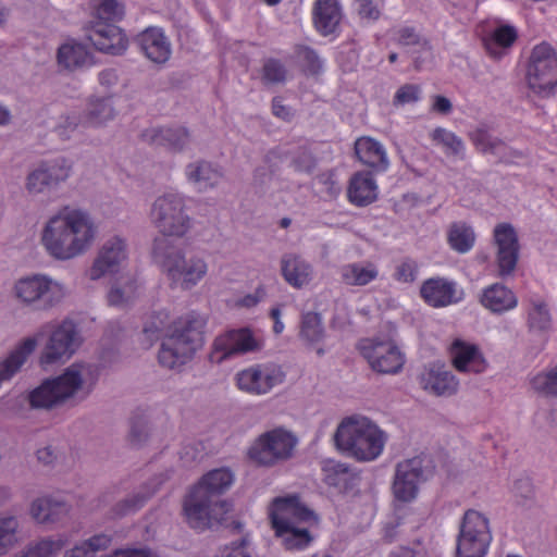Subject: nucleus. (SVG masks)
<instances>
[{"label": "nucleus", "mask_w": 557, "mask_h": 557, "mask_svg": "<svg viewBox=\"0 0 557 557\" xmlns=\"http://www.w3.org/2000/svg\"><path fill=\"white\" fill-rule=\"evenodd\" d=\"M151 218L161 236L152 245L154 262L169 276L201 278L207 274L208 265L198 256L185 258L170 237H183L191 227V218L187 213L185 198L176 193L159 196L152 203Z\"/></svg>", "instance_id": "nucleus-1"}, {"label": "nucleus", "mask_w": 557, "mask_h": 557, "mask_svg": "<svg viewBox=\"0 0 557 557\" xmlns=\"http://www.w3.org/2000/svg\"><path fill=\"white\" fill-rule=\"evenodd\" d=\"M205 319L196 313L175 318L170 311L151 313L144 324L143 345L149 348L163 334L158 359L162 367L178 370L203 344Z\"/></svg>", "instance_id": "nucleus-2"}, {"label": "nucleus", "mask_w": 557, "mask_h": 557, "mask_svg": "<svg viewBox=\"0 0 557 557\" xmlns=\"http://www.w3.org/2000/svg\"><path fill=\"white\" fill-rule=\"evenodd\" d=\"M96 235L97 227L86 210L65 206L48 220L41 242L50 256L64 261L85 253Z\"/></svg>", "instance_id": "nucleus-3"}, {"label": "nucleus", "mask_w": 557, "mask_h": 557, "mask_svg": "<svg viewBox=\"0 0 557 557\" xmlns=\"http://www.w3.org/2000/svg\"><path fill=\"white\" fill-rule=\"evenodd\" d=\"M271 529L281 545L289 552L307 549L319 524L318 516L296 494L274 497L268 505Z\"/></svg>", "instance_id": "nucleus-4"}, {"label": "nucleus", "mask_w": 557, "mask_h": 557, "mask_svg": "<svg viewBox=\"0 0 557 557\" xmlns=\"http://www.w3.org/2000/svg\"><path fill=\"white\" fill-rule=\"evenodd\" d=\"M98 370L89 362H74L59 375L45 380L34 388L28 400L33 408L51 409L67 403H82L92 393Z\"/></svg>", "instance_id": "nucleus-5"}, {"label": "nucleus", "mask_w": 557, "mask_h": 557, "mask_svg": "<svg viewBox=\"0 0 557 557\" xmlns=\"http://www.w3.org/2000/svg\"><path fill=\"white\" fill-rule=\"evenodd\" d=\"M333 438L342 454L369 462L383 454L388 435L371 419L354 414L339 422Z\"/></svg>", "instance_id": "nucleus-6"}, {"label": "nucleus", "mask_w": 557, "mask_h": 557, "mask_svg": "<svg viewBox=\"0 0 557 557\" xmlns=\"http://www.w3.org/2000/svg\"><path fill=\"white\" fill-rule=\"evenodd\" d=\"M297 434L285 426H275L258 435L247 449L248 459L260 467L271 468L292 459L297 450Z\"/></svg>", "instance_id": "nucleus-7"}, {"label": "nucleus", "mask_w": 557, "mask_h": 557, "mask_svg": "<svg viewBox=\"0 0 557 557\" xmlns=\"http://www.w3.org/2000/svg\"><path fill=\"white\" fill-rule=\"evenodd\" d=\"M38 335L46 337L39 362L44 367L64 363L79 349L83 338L71 319L45 325Z\"/></svg>", "instance_id": "nucleus-8"}, {"label": "nucleus", "mask_w": 557, "mask_h": 557, "mask_svg": "<svg viewBox=\"0 0 557 557\" xmlns=\"http://www.w3.org/2000/svg\"><path fill=\"white\" fill-rule=\"evenodd\" d=\"M528 87L537 96L548 98L557 88V52L547 42L536 45L527 69Z\"/></svg>", "instance_id": "nucleus-9"}, {"label": "nucleus", "mask_w": 557, "mask_h": 557, "mask_svg": "<svg viewBox=\"0 0 557 557\" xmlns=\"http://www.w3.org/2000/svg\"><path fill=\"white\" fill-rule=\"evenodd\" d=\"M491 542L488 519L480 511L467 510L457 536V557H484Z\"/></svg>", "instance_id": "nucleus-10"}, {"label": "nucleus", "mask_w": 557, "mask_h": 557, "mask_svg": "<svg viewBox=\"0 0 557 557\" xmlns=\"http://www.w3.org/2000/svg\"><path fill=\"white\" fill-rule=\"evenodd\" d=\"M361 356L369 367L381 374H397L406 362V356L391 338H363L358 344Z\"/></svg>", "instance_id": "nucleus-11"}, {"label": "nucleus", "mask_w": 557, "mask_h": 557, "mask_svg": "<svg viewBox=\"0 0 557 557\" xmlns=\"http://www.w3.org/2000/svg\"><path fill=\"white\" fill-rule=\"evenodd\" d=\"M285 379L286 373L281 364L263 362L251 364L238 371L234 376V382L235 386L243 393L263 396L283 384Z\"/></svg>", "instance_id": "nucleus-12"}, {"label": "nucleus", "mask_w": 557, "mask_h": 557, "mask_svg": "<svg viewBox=\"0 0 557 557\" xmlns=\"http://www.w3.org/2000/svg\"><path fill=\"white\" fill-rule=\"evenodd\" d=\"M227 510V504L222 499L209 496L189 488L183 500V516L186 523L197 531L209 529L222 519Z\"/></svg>", "instance_id": "nucleus-13"}, {"label": "nucleus", "mask_w": 557, "mask_h": 557, "mask_svg": "<svg viewBox=\"0 0 557 557\" xmlns=\"http://www.w3.org/2000/svg\"><path fill=\"white\" fill-rule=\"evenodd\" d=\"M431 474L426 459L420 456L397 463L393 482L395 498L403 503L414 500L420 485L429 480Z\"/></svg>", "instance_id": "nucleus-14"}, {"label": "nucleus", "mask_w": 557, "mask_h": 557, "mask_svg": "<svg viewBox=\"0 0 557 557\" xmlns=\"http://www.w3.org/2000/svg\"><path fill=\"white\" fill-rule=\"evenodd\" d=\"M72 171L73 162L65 157L42 160L27 174L25 188L30 195L50 191L66 182Z\"/></svg>", "instance_id": "nucleus-15"}, {"label": "nucleus", "mask_w": 557, "mask_h": 557, "mask_svg": "<svg viewBox=\"0 0 557 557\" xmlns=\"http://www.w3.org/2000/svg\"><path fill=\"white\" fill-rule=\"evenodd\" d=\"M262 347V338L257 336L250 329L232 330L214 339L211 360L222 362L233 356L258 351Z\"/></svg>", "instance_id": "nucleus-16"}, {"label": "nucleus", "mask_w": 557, "mask_h": 557, "mask_svg": "<svg viewBox=\"0 0 557 557\" xmlns=\"http://www.w3.org/2000/svg\"><path fill=\"white\" fill-rule=\"evenodd\" d=\"M127 244L120 236L107 239L99 248L90 269V278L116 275L127 262Z\"/></svg>", "instance_id": "nucleus-17"}, {"label": "nucleus", "mask_w": 557, "mask_h": 557, "mask_svg": "<svg viewBox=\"0 0 557 557\" xmlns=\"http://www.w3.org/2000/svg\"><path fill=\"white\" fill-rule=\"evenodd\" d=\"M14 289L17 298L38 309L52 307L65 296L60 281H16Z\"/></svg>", "instance_id": "nucleus-18"}, {"label": "nucleus", "mask_w": 557, "mask_h": 557, "mask_svg": "<svg viewBox=\"0 0 557 557\" xmlns=\"http://www.w3.org/2000/svg\"><path fill=\"white\" fill-rule=\"evenodd\" d=\"M493 242L497 248L496 263L500 276L513 273L520 255L518 234L510 223H499L494 227Z\"/></svg>", "instance_id": "nucleus-19"}, {"label": "nucleus", "mask_w": 557, "mask_h": 557, "mask_svg": "<svg viewBox=\"0 0 557 557\" xmlns=\"http://www.w3.org/2000/svg\"><path fill=\"white\" fill-rule=\"evenodd\" d=\"M86 38L98 51L112 55L122 54L128 45L122 28L103 21H91L86 28Z\"/></svg>", "instance_id": "nucleus-20"}, {"label": "nucleus", "mask_w": 557, "mask_h": 557, "mask_svg": "<svg viewBox=\"0 0 557 557\" xmlns=\"http://www.w3.org/2000/svg\"><path fill=\"white\" fill-rule=\"evenodd\" d=\"M140 138L150 146L180 153L188 147L191 135L186 126L173 124L148 127L141 132Z\"/></svg>", "instance_id": "nucleus-21"}, {"label": "nucleus", "mask_w": 557, "mask_h": 557, "mask_svg": "<svg viewBox=\"0 0 557 557\" xmlns=\"http://www.w3.org/2000/svg\"><path fill=\"white\" fill-rule=\"evenodd\" d=\"M420 384L425 392L440 397H450L459 388V380L441 362L424 367L420 374Z\"/></svg>", "instance_id": "nucleus-22"}, {"label": "nucleus", "mask_w": 557, "mask_h": 557, "mask_svg": "<svg viewBox=\"0 0 557 557\" xmlns=\"http://www.w3.org/2000/svg\"><path fill=\"white\" fill-rule=\"evenodd\" d=\"M140 52L154 64H165L172 54L171 42L159 27H147L134 38Z\"/></svg>", "instance_id": "nucleus-23"}, {"label": "nucleus", "mask_w": 557, "mask_h": 557, "mask_svg": "<svg viewBox=\"0 0 557 557\" xmlns=\"http://www.w3.org/2000/svg\"><path fill=\"white\" fill-rule=\"evenodd\" d=\"M454 367L460 372L482 373L487 368V361L481 349L473 343L455 339L449 348Z\"/></svg>", "instance_id": "nucleus-24"}, {"label": "nucleus", "mask_w": 557, "mask_h": 557, "mask_svg": "<svg viewBox=\"0 0 557 557\" xmlns=\"http://www.w3.org/2000/svg\"><path fill=\"white\" fill-rule=\"evenodd\" d=\"M481 305L492 313L502 314L518 307V296L503 282H494L485 287L480 296Z\"/></svg>", "instance_id": "nucleus-25"}, {"label": "nucleus", "mask_w": 557, "mask_h": 557, "mask_svg": "<svg viewBox=\"0 0 557 557\" xmlns=\"http://www.w3.org/2000/svg\"><path fill=\"white\" fill-rule=\"evenodd\" d=\"M421 296L432 307H446L463 299L465 293L455 281H424Z\"/></svg>", "instance_id": "nucleus-26"}, {"label": "nucleus", "mask_w": 557, "mask_h": 557, "mask_svg": "<svg viewBox=\"0 0 557 557\" xmlns=\"http://www.w3.org/2000/svg\"><path fill=\"white\" fill-rule=\"evenodd\" d=\"M469 138L480 152L497 157L500 163H508L515 158L522 157L520 151L508 147L503 139L493 136L485 126L472 131Z\"/></svg>", "instance_id": "nucleus-27"}, {"label": "nucleus", "mask_w": 557, "mask_h": 557, "mask_svg": "<svg viewBox=\"0 0 557 557\" xmlns=\"http://www.w3.org/2000/svg\"><path fill=\"white\" fill-rule=\"evenodd\" d=\"M70 511V506L61 496L42 495L35 498L29 507L32 518L40 524L58 522Z\"/></svg>", "instance_id": "nucleus-28"}, {"label": "nucleus", "mask_w": 557, "mask_h": 557, "mask_svg": "<svg viewBox=\"0 0 557 557\" xmlns=\"http://www.w3.org/2000/svg\"><path fill=\"white\" fill-rule=\"evenodd\" d=\"M235 482V474L228 467L212 469L205 473L191 488L210 498L221 499Z\"/></svg>", "instance_id": "nucleus-29"}, {"label": "nucleus", "mask_w": 557, "mask_h": 557, "mask_svg": "<svg viewBox=\"0 0 557 557\" xmlns=\"http://www.w3.org/2000/svg\"><path fill=\"white\" fill-rule=\"evenodd\" d=\"M342 20L341 7L335 0H315L312 9L314 28L322 36L334 34Z\"/></svg>", "instance_id": "nucleus-30"}, {"label": "nucleus", "mask_w": 557, "mask_h": 557, "mask_svg": "<svg viewBox=\"0 0 557 557\" xmlns=\"http://www.w3.org/2000/svg\"><path fill=\"white\" fill-rule=\"evenodd\" d=\"M185 176L198 191L214 188L223 177L220 168L206 160L190 162L185 166Z\"/></svg>", "instance_id": "nucleus-31"}, {"label": "nucleus", "mask_w": 557, "mask_h": 557, "mask_svg": "<svg viewBox=\"0 0 557 557\" xmlns=\"http://www.w3.org/2000/svg\"><path fill=\"white\" fill-rule=\"evenodd\" d=\"M348 200L357 207H367L377 199V185L371 172H358L349 181Z\"/></svg>", "instance_id": "nucleus-32"}, {"label": "nucleus", "mask_w": 557, "mask_h": 557, "mask_svg": "<svg viewBox=\"0 0 557 557\" xmlns=\"http://www.w3.org/2000/svg\"><path fill=\"white\" fill-rule=\"evenodd\" d=\"M355 153L358 160L376 172L388 168V159L382 144L371 137L358 138L355 143Z\"/></svg>", "instance_id": "nucleus-33"}, {"label": "nucleus", "mask_w": 557, "mask_h": 557, "mask_svg": "<svg viewBox=\"0 0 557 557\" xmlns=\"http://www.w3.org/2000/svg\"><path fill=\"white\" fill-rule=\"evenodd\" d=\"M529 332L546 334L553 329V312L549 304L541 297L531 298L525 311Z\"/></svg>", "instance_id": "nucleus-34"}, {"label": "nucleus", "mask_w": 557, "mask_h": 557, "mask_svg": "<svg viewBox=\"0 0 557 557\" xmlns=\"http://www.w3.org/2000/svg\"><path fill=\"white\" fill-rule=\"evenodd\" d=\"M446 239L453 251L465 255L473 249L476 242V234L470 223L466 221H455L448 225Z\"/></svg>", "instance_id": "nucleus-35"}, {"label": "nucleus", "mask_w": 557, "mask_h": 557, "mask_svg": "<svg viewBox=\"0 0 557 557\" xmlns=\"http://www.w3.org/2000/svg\"><path fill=\"white\" fill-rule=\"evenodd\" d=\"M116 111L111 97H91L82 115L88 127H99L115 117Z\"/></svg>", "instance_id": "nucleus-36"}, {"label": "nucleus", "mask_w": 557, "mask_h": 557, "mask_svg": "<svg viewBox=\"0 0 557 557\" xmlns=\"http://www.w3.org/2000/svg\"><path fill=\"white\" fill-rule=\"evenodd\" d=\"M517 38L518 32L513 26L500 25L493 30L491 36L483 39V45L493 59L499 60L507 53Z\"/></svg>", "instance_id": "nucleus-37"}, {"label": "nucleus", "mask_w": 557, "mask_h": 557, "mask_svg": "<svg viewBox=\"0 0 557 557\" xmlns=\"http://www.w3.org/2000/svg\"><path fill=\"white\" fill-rule=\"evenodd\" d=\"M111 543L112 536L110 534H95L66 549L63 557H95L97 553L109 548Z\"/></svg>", "instance_id": "nucleus-38"}, {"label": "nucleus", "mask_w": 557, "mask_h": 557, "mask_svg": "<svg viewBox=\"0 0 557 557\" xmlns=\"http://www.w3.org/2000/svg\"><path fill=\"white\" fill-rule=\"evenodd\" d=\"M58 62L65 69L75 70L84 66L89 61V52L78 42H67L58 49Z\"/></svg>", "instance_id": "nucleus-39"}, {"label": "nucleus", "mask_w": 557, "mask_h": 557, "mask_svg": "<svg viewBox=\"0 0 557 557\" xmlns=\"http://www.w3.org/2000/svg\"><path fill=\"white\" fill-rule=\"evenodd\" d=\"M139 295L137 281H114L108 293V302L115 307L132 304Z\"/></svg>", "instance_id": "nucleus-40"}, {"label": "nucleus", "mask_w": 557, "mask_h": 557, "mask_svg": "<svg viewBox=\"0 0 557 557\" xmlns=\"http://www.w3.org/2000/svg\"><path fill=\"white\" fill-rule=\"evenodd\" d=\"M284 278H307L311 274V265L299 255L286 253L281 259Z\"/></svg>", "instance_id": "nucleus-41"}, {"label": "nucleus", "mask_w": 557, "mask_h": 557, "mask_svg": "<svg viewBox=\"0 0 557 557\" xmlns=\"http://www.w3.org/2000/svg\"><path fill=\"white\" fill-rule=\"evenodd\" d=\"M323 326L318 313L307 312L302 314L300 336L309 344H317L323 337Z\"/></svg>", "instance_id": "nucleus-42"}, {"label": "nucleus", "mask_w": 557, "mask_h": 557, "mask_svg": "<svg viewBox=\"0 0 557 557\" xmlns=\"http://www.w3.org/2000/svg\"><path fill=\"white\" fill-rule=\"evenodd\" d=\"M431 138L438 145L446 148V153L453 156H462L465 150L463 141L455 133L443 127H436L431 133Z\"/></svg>", "instance_id": "nucleus-43"}, {"label": "nucleus", "mask_w": 557, "mask_h": 557, "mask_svg": "<svg viewBox=\"0 0 557 557\" xmlns=\"http://www.w3.org/2000/svg\"><path fill=\"white\" fill-rule=\"evenodd\" d=\"M18 521L14 517L0 518V557L17 543Z\"/></svg>", "instance_id": "nucleus-44"}, {"label": "nucleus", "mask_w": 557, "mask_h": 557, "mask_svg": "<svg viewBox=\"0 0 557 557\" xmlns=\"http://www.w3.org/2000/svg\"><path fill=\"white\" fill-rule=\"evenodd\" d=\"M296 54L301 60L304 72L307 75L317 76L323 72V60L313 48L298 46Z\"/></svg>", "instance_id": "nucleus-45"}, {"label": "nucleus", "mask_w": 557, "mask_h": 557, "mask_svg": "<svg viewBox=\"0 0 557 557\" xmlns=\"http://www.w3.org/2000/svg\"><path fill=\"white\" fill-rule=\"evenodd\" d=\"M79 126L88 127L82 113L64 114L59 117L53 132L62 140H69Z\"/></svg>", "instance_id": "nucleus-46"}, {"label": "nucleus", "mask_w": 557, "mask_h": 557, "mask_svg": "<svg viewBox=\"0 0 557 557\" xmlns=\"http://www.w3.org/2000/svg\"><path fill=\"white\" fill-rule=\"evenodd\" d=\"M533 389L547 395H557V366L548 371L534 374L530 379Z\"/></svg>", "instance_id": "nucleus-47"}, {"label": "nucleus", "mask_w": 557, "mask_h": 557, "mask_svg": "<svg viewBox=\"0 0 557 557\" xmlns=\"http://www.w3.org/2000/svg\"><path fill=\"white\" fill-rule=\"evenodd\" d=\"M347 467L338 461L327 459L322 463L324 482L330 486H339L347 476Z\"/></svg>", "instance_id": "nucleus-48"}, {"label": "nucleus", "mask_w": 557, "mask_h": 557, "mask_svg": "<svg viewBox=\"0 0 557 557\" xmlns=\"http://www.w3.org/2000/svg\"><path fill=\"white\" fill-rule=\"evenodd\" d=\"M124 16V7L116 0H102L96 9V20L107 23L119 22Z\"/></svg>", "instance_id": "nucleus-49"}, {"label": "nucleus", "mask_w": 557, "mask_h": 557, "mask_svg": "<svg viewBox=\"0 0 557 557\" xmlns=\"http://www.w3.org/2000/svg\"><path fill=\"white\" fill-rule=\"evenodd\" d=\"M285 65L274 58L267 59L262 66V81L264 84H282L286 81Z\"/></svg>", "instance_id": "nucleus-50"}, {"label": "nucleus", "mask_w": 557, "mask_h": 557, "mask_svg": "<svg viewBox=\"0 0 557 557\" xmlns=\"http://www.w3.org/2000/svg\"><path fill=\"white\" fill-rule=\"evenodd\" d=\"M318 164L312 151L307 147H299L292 159V165L296 172L311 174Z\"/></svg>", "instance_id": "nucleus-51"}, {"label": "nucleus", "mask_w": 557, "mask_h": 557, "mask_svg": "<svg viewBox=\"0 0 557 557\" xmlns=\"http://www.w3.org/2000/svg\"><path fill=\"white\" fill-rule=\"evenodd\" d=\"M395 34V41L397 45L406 48L407 50L419 47L428 40L412 26H403L398 28Z\"/></svg>", "instance_id": "nucleus-52"}, {"label": "nucleus", "mask_w": 557, "mask_h": 557, "mask_svg": "<svg viewBox=\"0 0 557 557\" xmlns=\"http://www.w3.org/2000/svg\"><path fill=\"white\" fill-rule=\"evenodd\" d=\"M421 98V88L417 84H405L400 86L394 98V106H405L409 103H416Z\"/></svg>", "instance_id": "nucleus-53"}, {"label": "nucleus", "mask_w": 557, "mask_h": 557, "mask_svg": "<svg viewBox=\"0 0 557 557\" xmlns=\"http://www.w3.org/2000/svg\"><path fill=\"white\" fill-rule=\"evenodd\" d=\"M406 51L411 55L413 69L416 71L423 70L429 63H431L433 58L432 46L429 40L419 47H414Z\"/></svg>", "instance_id": "nucleus-54"}, {"label": "nucleus", "mask_w": 557, "mask_h": 557, "mask_svg": "<svg viewBox=\"0 0 557 557\" xmlns=\"http://www.w3.org/2000/svg\"><path fill=\"white\" fill-rule=\"evenodd\" d=\"M101 557H157V555L147 547H124Z\"/></svg>", "instance_id": "nucleus-55"}, {"label": "nucleus", "mask_w": 557, "mask_h": 557, "mask_svg": "<svg viewBox=\"0 0 557 557\" xmlns=\"http://www.w3.org/2000/svg\"><path fill=\"white\" fill-rule=\"evenodd\" d=\"M377 275V272L374 268L369 267H360L358 264H349L344 269L343 277L349 278L352 276V278H375Z\"/></svg>", "instance_id": "nucleus-56"}, {"label": "nucleus", "mask_w": 557, "mask_h": 557, "mask_svg": "<svg viewBox=\"0 0 557 557\" xmlns=\"http://www.w3.org/2000/svg\"><path fill=\"white\" fill-rule=\"evenodd\" d=\"M357 4L358 14L362 18L377 20L380 17V10L373 0H355Z\"/></svg>", "instance_id": "nucleus-57"}, {"label": "nucleus", "mask_w": 557, "mask_h": 557, "mask_svg": "<svg viewBox=\"0 0 557 557\" xmlns=\"http://www.w3.org/2000/svg\"><path fill=\"white\" fill-rule=\"evenodd\" d=\"M272 113L274 116L285 122H290L295 116L293 109L288 106H285L283 103V98L280 96H276L272 99Z\"/></svg>", "instance_id": "nucleus-58"}, {"label": "nucleus", "mask_w": 557, "mask_h": 557, "mask_svg": "<svg viewBox=\"0 0 557 557\" xmlns=\"http://www.w3.org/2000/svg\"><path fill=\"white\" fill-rule=\"evenodd\" d=\"M264 297L265 293L263 288L259 287L255 290V293L237 298L234 305L243 308H252L257 304H259Z\"/></svg>", "instance_id": "nucleus-59"}, {"label": "nucleus", "mask_w": 557, "mask_h": 557, "mask_svg": "<svg viewBox=\"0 0 557 557\" xmlns=\"http://www.w3.org/2000/svg\"><path fill=\"white\" fill-rule=\"evenodd\" d=\"M418 274V263L412 259L404 260L396 269L397 278H414Z\"/></svg>", "instance_id": "nucleus-60"}, {"label": "nucleus", "mask_w": 557, "mask_h": 557, "mask_svg": "<svg viewBox=\"0 0 557 557\" xmlns=\"http://www.w3.org/2000/svg\"><path fill=\"white\" fill-rule=\"evenodd\" d=\"M152 494L149 493L143 497H134L129 499H125L122 504L117 505L116 515L123 516L131 513L138 509L145 502V499Z\"/></svg>", "instance_id": "nucleus-61"}, {"label": "nucleus", "mask_w": 557, "mask_h": 557, "mask_svg": "<svg viewBox=\"0 0 557 557\" xmlns=\"http://www.w3.org/2000/svg\"><path fill=\"white\" fill-rule=\"evenodd\" d=\"M37 458L44 465H51L57 460L58 454L52 446H45L38 449Z\"/></svg>", "instance_id": "nucleus-62"}, {"label": "nucleus", "mask_w": 557, "mask_h": 557, "mask_svg": "<svg viewBox=\"0 0 557 557\" xmlns=\"http://www.w3.org/2000/svg\"><path fill=\"white\" fill-rule=\"evenodd\" d=\"M453 106L448 98L444 96H435L432 110L441 114H448L451 112Z\"/></svg>", "instance_id": "nucleus-63"}, {"label": "nucleus", "mask_w": 557, "mask_h": 557, "mask_svg": "<svg viewBox=\"0 0 557 557\" xmlns=\"http://www.w3.org/2000/svg\"><path fill=\"white\" fill-rule=\"evenodd\" d=\"M219 557H250L243 545H233L224 547Z\"/></svg>", "instance_id": "nucleus-64"}]
</instances>
